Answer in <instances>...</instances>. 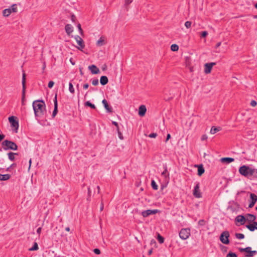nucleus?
Wrapping results in <instances>:
<instances>
[{"label":"nucleus","mask_w":257,"mask_h":257,"mask_svg":"<svg viewBox=\"0 0 257 257\" xmlns=\"http://www.w3.org/2000/svg\"><path fill=\"white\" fill-rule=\"evenodd\" d=\"M33 107L36 118H42L46 112V105L43 100L34 101L33 102Z\"/></svg>","instance_id":"1"},{"label":"nucleus","mask_w":257,"mask_h":257,"mask_svg":"<svg viewBox=\"0 0 257 257\" xmlns=\"http://www.w3.org/2000/svg\"><path fill=\"white\" fill-rule=\"evenodd\" d=\"M239 173L242 176L250 179H257V169L243 165L239 167Z\"/></svg>","instance_id":"2"},{"label":"nucleus","mask_w":257,"mask_h":257,"mask_svg":"<svg viewBox=\"0 0 257 257\" xmlns=\"http://www.w3.org/2000/svg\"><path fill=\"white\" fill-rule=\"evenodd\" d=\"M2 146L3 149L5 151L8 150L16 151L18 149L17 145L15 142L8 140L4 141L2 143Z\"/></svg>","instance_id":"3"},{"label":"nucleus","mask_w":257,"mask_h":257,"mask_svg":"<svg viewBox=\"0 0 257 257\" xmlns=\"http://www.w3.org/2000/svg\"><path fill=\"white\" fill-rule=\"evenodd\" d=\"M9 120L11 124V127L15 128V132L17 133L19 126V121L17 117L15 116H10L9 117Z\"/></svg>","instance_id":"4"},{"label":"nucleus","mask_w":257,"mask_h":257,"mask_svg":"<svg viewBox=\"0 0 257 257\" xmlns=\"http://www.w3.org/2000/svg\"><path fill=\"white\" fill-rule=\"evenodd\" d=\"M229 233L228 231H224L221 233L220 236V240L221 242L225 244H228L229 243Z\"/></svg>","instance_id":"5"},{"label":"nucleus","mask_w":257,"mask_h":257,"mask_svg":"<svg viewBox=\"0 0 257 257\" xmlns=\"http://www.w3.org/2000/svg\"><path fill=\"white\" fill-rule=\"evenodd\" d=\"M190 235V230L189 228H182L179 232V236L183 240L187 239Z\"/></svg>","instance_id":"6"},{"label":"nucleus","mask_w":257,"mask_h":257,"mask_svg":"<svg viewBox=\"0 0 257 257\" xmlns=\"http://www.w3.org/2000/svg\"><path fill=\"white\" fill-rule=\"evenodd\" d=\"M22 104L24 105V101L25 99V92H26V74L24 72L22 77Z\"/></svg>","instance_id":"7"},{"label":"nucleus","mask_w":257,"mask_h":257,"mask_svg":"<svg viewBox=\"0 0 257 257\" xmlns=\"http://www.w3.org/2000/svg\"><path fill=\"white\" fill-rule=\"evenodd\" d=\"M75 39L76 40L77 44L79 45V47H77V49L79 50L82 51L83 49L85 47V45L83 39L79 36L76 35L74 37Z\"/></svg>","instance_id":"8"},{"label":"nucleus","mask_w":257,"mask_h":257,"mask_svg":"<svg viewBox=\"0 0 257 257\" xmlns=\"http://www.w3.org/2000/svg\"><path fill=\"white\" fill-rule=\"evenodd\" d=\"M200 184L199 182L196 183V185L193 191V195L197 198H201L202 197L201 193L200 192Z\"/></svg>","instance_id":"9"},{"label":"nucleus","mask_w":257,"mask_h":257,"mask_svg":"<svg viewBox=\"0 0 257 257\" xmlns=\"http://www.w3.org/2000/svg\"><path fill=\"white\" fill-rule=\"evenodd\" d=\"M158 212H159V210L158 209H154V210L148 209L147 210L143 211L142 212V215H143V216L144 217H147L150 215L155 214Z\"/></svg>","instance_id":"10"},{"label":"nucleus","mask_w":257,"mask_h":257,"mask_svg":"<svg viewBox=\"0 0 257 257\" xmlns=\"http://www.w3.org/2000/svg\"><path fill=\"white\" fill-rule=\"evenodd\" d=\"M216 64L214 62L206 63L204 65V73L209 74L211 72L212 67Z\"/></svg>","instance_id":"11"},{"label":"nucleus","mask_w":257,"mask_h":257,"mask_svg":"<svg viewBox=\"0 0 257 257\" xmlns=\"http://www.w3.org/2000/svg\"><path fill=\"white\" fill-rule=\"evenodd\" d=\"M246 220V218L243 215H237L235 217V222H240V225L244 224ZM236 224L237 226H239V225H238L237 224V223H236Z\"/></svg>","instance_id":"12"},{"label":"nucleus","mask_w":257,"mask_h":257,"mask_svg":"<svg viewBox=\"0 0 257 257\" xmlns=\"http://www.w3.org/2000/svg\"><path fill=\"white\" fill-rule=\"evenodd\" d=\"M250 201L248 205L249 208H252L257 201V195L254 193H250Z\"/></svg>","instance_id":"13"},{"label":"nucleus","mask_w":257,"mask_h":257,"mask_svg":"<svg viewBox=\"0 0 257 257\" xmlns=\"http://www.w3.org/2000/svg\"><path fill=\"white\" fill-rule=\"evenodd\" d=\"M54 108L52 114V117L54 118L56 114L58 113V102L57 99V94H56L54 99Z\"/></svg>","instance_id":"14"},{"label":"nucleus","mask_w":257,"mask_h":257,"mask_svg":"<svg viewBox=\"0 0 257 257\" xmlns=\"http://www.w3.org/2000/svg\"><path fill=\"white\" fill-rule=\"evenodd\" d=\"M245 227L250 231H254L255 229L257 230V222L253 221L251 224H246Z\"/></svg>","instance_id":"15"},{"label":"nucleus","mask_w":257,"mask_h":257,"mask_svg":"<svg viewBox=\"0 0 257 257\" xmlns=\"http://www.w3.org/2000/svg\"><path fill=\"white\" fill-rule=\"evenodd\" d=\"M88 69L91 71L93 74H97L100 72L99 69L95 65L89 66Z\"/></svg>","instance_id":"16"},{"label":"nucleus","mask_w":257,"mask_h":257,"mask_svg":"<svg viewBox=\"0 0 257 257\" xmlns=\"http://www.w3.org/2000/svg\"><path fill=\"white\" fill-rule=\"evenodd\" d=\"M147 111V108L145 105H141L139 108V115L140 116H144Z\"/></svg>","instance_id":"17"},{"label":"nucleus","mask_w":257,"mask_h":257,"mask_svg":"<svg viewBox=\"0 0 257 257\" xmlns=\"http://www.w3.org/2000/svg\"><path fill=\"white\" fill-rule=\"evenodd\" d=\"M102 104L104 105V108L108 112H112V108L111 106H109L107 103V101L106 99H104L102 101Z\"/></svg>","instance_id":"18"},{"label":"nucleus","mask_w":257,"mask_h":257,"mask_svg":"<svg viewBox=\"0 0 257 257\" xmlns=\"http://www.w3.org/2000/svg\"><path fill=\"white\" fill-rule=\"evenodd\" d=\"M220 161L222 163L229 164L233 162L234 161V159L230 157H224L221 158Z\"/></svg>","instance_id":"19"},{"label":"nucleus","mask_w":257,"mask_h":257,"mask_svg":"<svg viewBox=\"0 0 257 257\" xmlns=\"http://www.w3.org/2000/svg\"><path fill=\"white\" fill-rule=\"evenodd\" d=\"M195 167H197V175L199 176H201L205 172L204 168L202 164L195 165Z\"/></svg>","instance_id":"20"},{"label":"nucleus","mask_w":257,"mask_h":257,"mask_svg":"<svg viewBox=\"0 0 257 257\" xmlns=\"http://www.w3.org/2000/svg\"><path fill=\"white\" fill-rule=\"evenodd\" d=\"M65 30L68 35H70L73 31V27L70 24L65 25Z\"/></svg>","instance_id":"21"},{"label":"nucleus","mask_w":257,"mask_h":257,"mask_svg":"<svg viewBox=\"0 0 257 257\" xmlns=\"http://www.w3.org/2000/svg\"><path fill=\"white\" fill-rule=\"evenodd\" d=\"M249 250H247V254H245L246 257H252L257 253L256 250H251V247L248 246Z\"/></svg>","instance_id":"22"},{"label":"nucleus","mask_w":257,"mask_h":257,"mask_svg":"<svg viewBox=\"0 0 257 257\" xmlns=\"http://www.w3.org/2000/svg\"><path fill=\"white\" fill-rule=\"evenodd\" d=\"M108 82V78L106 76H102L100 79V82L102 85H105Z\"/></svg>","instance_id":"23"},{"label":"nucleus","mask_w":257,"mask_h":257,"mask_svg":"<svg viewBox=\"0 0 257 257\" xmlns=\"http://www.w3.org/2000/svg\"><path fill=\"white\" fill-rule=\"evenodd\" d=\"M247 219L249 222H253V221H255L254 220L256 219V216L251 214H247Z\"/></svg>","instance_id":"24"},{"label":"nucleus","mask_w":257,"mask_h":257,"mask_svg":"<svg viewBox=\"0 0 257 257\" xmlns=\"http://www.w3.org/2000/svg\"><path fill=\"white\" fill-rule=\"evenodd\" d=\"M11 176L10 174H0V181H6L10 179Z\"/></svg>","instance_id":"25"},{"label":"nucleus","mask_w":257,"mask_h":257,"mask_svg":"<svg viewBox=\"0 0 257 257\" xmlns=\"http://www.w3.org/2000/svg\"><path fill=\"white\" fill-rule=\"evenodd\" d=\"M8 155L9 160L11 161H14L15 159V156L18 155V153L11 152L8 154Z\"/></svg>","instance_id":"26"},{"label":"nucleus","mask_w":257,"mask_h":257,"mask_svg":"<svg viewBox=\"0 0 257 257\" xmlns=\"http://www.w3.org/2000/svg\"><path fill=\"white\" fill-rule=\"evenodd\" d=\"M220 130H221L220 127H219V126L215 127L214 126H213L211 128L210 133L211 134H215L216 133H217V132H219Z\"/></svg>","instance_id":"27"},{"label":"nucleus","mask_w":257,"mask_h":257,"mask_svg":"<svg viewBox=\"0 0 257 257\" xmlns=\"http://www.w3.org/2000/svg\"><path fill=\"white\" fill-rule=\"evenodd\" d=\"M105 44L104 40L103 37H101L96 42L98 46H101Z\"/></svg>","instance_id":"28"},{"label":"nucleus","mask_w":257,"mask_h":257,"mask_svg":"<svg viewBox=\"0 0 257 257\" xmlns=\"http://www.w3.org/2000/svg\"><path fill=\"white\" fill-rule=\"evenodd\" d=\"M84 105L85 106L90 107L92 109H96V107L94 104L91 103L89 101H87L85 102Z\"/></svg>","instance_id":"29"},{"label":"nucleus","mask_w":257,"mask_h":257,"mask_svg":"<svg viewBox=\"0 0 257 257\" xmlns=\"http://www.w3.org/2000/svg\"><path fill=\"white\" fill-rule=\"evenodd\" d=\"M3 15L5 17H8L11 14V11L9 9H5L3 12Z\"/></svg>","instance_id":"30"},{"label":"nucleus","mask_w":257,"mask_h":257,"mask_svg":"<svg viewBox=\"0 0 257 257\" xmlns=\"http://www.w3.org/2000/svg\"><path fill=\"white\" fill-rule=\"evenodd\" d=\"M164 171L162 173V175L163 176L165 177V178H166L167 176H169V173H168L167 174L168 170H167V167L166 165H164Z\"/></svg>","instance_id":"31"},{"label":"nucleus","mask_w":257,"mask_h":257,"mask_svg":"<svg viewBox=\"0 0 257 257\" xmlns=\"http://www.w3.org/2000/svg\"><path fill=\"white\" fill-rule=\"evenodd\" d=\"M151 186L152 188L155 190H157L158 189V186L154 180H152L151 181Z\"/></svg>","instance_id":"32"},{"label":"nucleus","mask_w":257,"mask_h":257,"mask_svg":"<svg viewBox=\"0 0 257 257\" xmlns=\"http://www.w3.org/2000/svg\"><path fill=\"white\" fill-rule=\"evenodd\" d=\"M11 11V13L12 12L16 13L17 12V7L16 4L13 5L10 8H9Z\"/></svg>","instance_id":"33"},{"label":"nucleus","mask_w":257,"mask_h":257,"mask_svg":"<svg viewBox=\"0 0 257 257\" xmlns=\"http://www.w3.org/2000/svg\"><path fill=\"white\" fill-rule=\"evenodd\" d=\"M39 248L37 242H34L33 246L29 249L31 251L37 250Z\"/></svg>","instance_id":"34"},{"label":"nucleus","mask_w":257,"mask_h":257,"mask_svg":"<svg viewBox=\"0 0 257 257\" xmlns=\"http://www.w3.org/2000/svg\"><path fill=\"white\" fill-rule=\"evenodd\" d=\"M235 236L237 238L239 239H242L244 238V235L242 233H235Z\"/></svg>","instance_id":"35"},{"label":"nucleus","mask_w":257,"mask_h":257,"mask_svg":"<svg viewBox=\"0 0 257 257\" xmlns=\"http://www.w3.org/2000/svg\"><path fill=\"white\" fill-rule=\"evenodd\" d=\"M179 49V46L177 44H173L171 46V50L172 51H177Z\"/></svg>","instance_id":"36"},{"label":"nucleus","mask_w":257,"mask_h":257,"mask_svg":"<svg viewBox=\"0 0 257 257\" xmlns=\"http://www.w3.org/2000/svg\"><path fill=\"white\" fill-rule=\"evenodd\" d=\"M157 239L160 243H163L164 241V238L160 234H158V235Z\"/></svg>","instance_id":"37"},{"label":"nucleus","mask_w":257,"mask_h":257,"mask_svg":"<svg viewBox=\"0 0 257 257\" xmlns=\"http://www.w3.org/2000/svg\"><path fill=\"white\" fill-rule=\"evenodd\" d=\"M69 90L71 93H74L75 92L74 88L71 82L69 83Z\"/></svg>","instance_id":"38"},{"label":"nucleus","mask_w":257,"mask_h":257,"mask_svg":"<svg viewBox=\"0 0 257 257\" xmlns=\"http://www.w3.org/2000/svg\"><path fill=\"white\" fill-rule=\"evenodd\" d=\"M226 257H237L236 254L232 251H229L226 255Z\"/></svg>","instance_id":"39"},{"label":"nucleus","mask_w":257,"mask_h":257,"mask_svg":"<svg viewBox=\"0 0 257 257\" xmlns=\"http://www.w3.org/2000/svg\"><path fill=\"white\" fill-rule=\"evenodd\" d=\"M117 134H118V138L122 140L123 139V137L122 136V133H121V132L120 131V130L119 129H117Z\"/></svg>","instance_id":"40"},{"label":"nucleus","mask_w":257,"mask_h":257,"mask_svg":"<svg viewBox=\"0 0 257 257\" xmlns=\"http://www.w3.org/2000/svg\"><path fill=\"white\" fill-rule=\"evenodd\" d=\"M77 28H78V29L79 30V32L80 33V35L83 36V30L81 28V26L80 24H78L77 25Z\"/></svg>","instance_id":"41"},{"label":"nucleus","mask_w":257,"mask_h":257,"mask_svg":"<svg viewBox=\"0 0 257 257\" xmlns=\"http://www.w3.org/2000/svg\"><path fill=\"white\" fill-rule=\"evenodd\" d=\"M238 249H239V251L241 252H247V250H249V248H248V246L245 248L239 247V248H238Z\"/></svg>","instance_id":"42"},{"label":"nucleus","mask_w":257,"mask_h":257,"mask_svg":"<svg viewBox=\"0 0 257 257\" xmlns=\"http://www.w3.org/2000/svg\"><path fill=\"white\" fill-rule=\"evenodd\" d=\"M98 83H99V81H98V79H94L92 80V85H93L94 86H96V85H98Z\"/></svg>","instance_id":"43"},{"label":"nucleus","mask_w":257,"mask_h":257,"mask_svg":"<svg viewBox=\"0 0 257 257\" xmlns=\"http://www.w3.org/2000/svg\"><path fill=\"white\" fill-rule=\"evenodd\" d=\"M185 26L187 28H190L191 26V22L190 21H187L185 23Z\"/></svg>","instance_id":"44"},{"label":"nucleus","mask_w":257,"mask_h":257,"mask_svg":"<svg viewBox=\"0 0 257 257\" xmlns=\"http://www.w3.org/2000/svg\"><path fill=\"white\" fill-rule=\"evenodd\" d=\"M133 0H124V6L127 7L132 3Z\"/></svg>","instance_id":"45"},{"label":"nucleus","mask_w":257,"mask_h":257,"mask_svg":"<svg viewBox=\"0 0 257 257\" xmlns=\"http://www.w3.org/2000/svg\"><path fill=\"white\" fill-rule=\"evenodd\" d=\"M208 35V32L207 31H203L201 33V37L202 38L206 37Z\"/></svg>","instance_id":"46"},{"label":"nucleus","mask_w":257,"mask_h":257,"mask_svg":"<svg viewBox=\"0 0 257 257\" xmlns=\"http://www.w3.org/2000/svg\"><path fill=\"white\" fill-rule=\"evenodd\" d=\"M54 82L53 81H50L48 83V86L50 88H52L54 86Z\"/></svg>","instance_id":"47"},{"label":"nucleus","mask_w":257,"mask_h":257,"mask_svg":"<svg viewBox=\"0 0 257 257\" xmlns=\"http://www.w3.org/2000/svg\"><path fill=\"white\" fill-rule=\"evenodd\" d=\"M93 252L96 254H99L101 253L100 250L98 248L94 249Z\"/></svg>","instance_id":"48"},{"label":"nucleus","mask_w":257,"mask_h":257,"mask_svg":"<svg viewBox=\"0 0 257 257\" xmlns=\"http://www.w3.org/2000/svg\"><path fill=\"white\" fill-rule=\"evenodd\" d=\"M157 136V133H151L149 135L150 138H155Z\"/></svg>","instance_id":"49"},{"label":"nucleus","mask_w":257,"mask_h":257,"mask_svg":"<svg viewBox=\"0 0 257 257\" xmlns=\"http://www.w3.org/2000/svg\"><path fill=\"white\" fill-rule=\"evenodd\" d=\"M257 104V102L256 101L253 100H251V102H250V105L252 106H255Z\"/></svg>","instance_id":"50"},{"label":"nucleus","mask_w":257,"mask_h":257,"mask_svg":"<svg viewBox=\"0 0 257 257\" xmlns=\"http://www.w3.org/2000/svg\"><path fill=\"white\" fill-rule=\"evenodd\" d=\"M112 124L115 126V127H116V130L119 129L118 124L117 122L112 121Z\"/></svg>","instance_id":"51"},{"label":"nucleus","mask_w":257,"mask_h":257,"mask_svg":"<svg viewBox=\"0 0 257 257\" xmlns=\"http://www.w3.org/2000/svg\"><path fill=\"white\" fill-rule=\"evenodd\" d=\"M207 138H208V137L206 135H203L202 136L201 140L202 141H205V140H206L207 139Z\"/></svg>","instance_id":"52"},{"label":"nucleus","mask_w":257,"mask_h":257,"mask_svg":"<svg viewBox=\"0 0 257 257\" xmlns=\"http://www.w3.org/2000/svg\"><path fill=\"white\" fill-rule=\"evenodd\" d=\"M71 21L72 22H75L76 20V17L74 15H72L71 16Z\"/></svg>","instance_id":"53"},{"label":"nucleus","mask_w":257,"mask_h":257,"mask_svg":"<svg viewBox=\"0 0 257 257\" xmlns=\"http://www.w3.org/2000/svg\"><path fill=\"white\" fill-rule=\"evenodd\" d=\"M41 230H42V227H39L37 230V233L38 234H40L41 232Z\"/></svg>","instance_id":"54"},{"label":"nucleus","mask_w":257,"mask_h":257,"mask_svg":"<svg viewBox=\"0 0 257 257\" xmlns=\"http://www.w3.org/2000/svg\"><path fill=\"white\" fill-rule=\"evenodd\" d=\"M89 84L88 83L84 84L83 86L84 89H86L88 88Z\"/></svg>","instance_id":"55"},{"label":"nucleus","mask_w":257,"mask_h":257,"mask_svg":"<svg viewBox=\"0 0 257 257\" xmlns=\"http://www.w3.org/2000/svg\"><path fill=\"white\" fill-rule=\"evenodd\" d=\"M5 136L0 134V142L4 139Z\"/></svg>","instance_id":"56"},{"label":"nucleus","mask_w":257,"mask_h":257,"mask_svg":"<svg viewBox=\"0 0 257 257\" xmlns=\"http://www.w3.org/2000/svg\"><path fill=\"white\" fill-rule=\"evenodd\" d=\"M171 138V135L170 134H167L166 142H167Z\"/></svg>","instance_id":"57"},{"label":"nucleus","mask_w":257,"mask_h":257,"mask_svg":"<svg viewBox=\"0 0 257 257\" xmlns=\"http://www.w3.org/2000/svg\"><path fill=\"white\" fill-rule=\"evenodd\" d=\"M199 224L201 225H203L204 224V220H199Z\"/></svg>","instance_id":"58"},{"label":"nucleus","mask_w":257,"mask_h":257,"mask_svg":"<svg viewBox=\"0 0 257 257\" xmlns=\"http://www.w3.org/2000/svg\"><path fill=\"white\" fill-rule=\"evenodd\" d=\"M103 209V203L102 202L101 203L100 210V211H102Z\"/></svg>","instance_id":"59"},{"label":"nucleus","mask_w":257,"mask_h":257,"mask_svg":"<svg viewBox=\"0 0 257 257\" xmlns=\"http://www.w3.org/2000/svg\"><path fill=\"white\" fill-rule=\"evenodd\" d=\"M156 242L154 239H152L151 241V244H156Z\"/></svg>","instance_id":"60"},{"label":"nucleus","mask_w":257,"mask_h":257,"mask_svg":"<svg viewBox=\"0 0 257 257\" xmlns=\"http://www.w3.org/2000/svg\"><path fill=\"white\" fill-rule=\"evenodd\" d=\"M152 250H153V249L151 248V249H150L148 251V254L149 255H151L152 253Z\"/></svg>","instance_id":"61"},{"label":"nucleus","mask_w":257,"mask_h":257,"mask_svg":"<svg viewBox=\"0 0 257 257\" xmlns=\"http://www.w3.org/2000/svg\"><path fill=\"white\" fill-rule=\"evenodd\" d=\"M29 168H30L31 166V164H32V159H30V160L29 161Z\"/></svg>","instance_id":"62"},{"label":"nucleus","mask_w":257,"mask_h":257,"mask_svg":"<svg viewBox=\"0 0 257 257\" xmlns=\"http://www.w3.org/2000/svg\"><path fill=\"white\" fill-rule=\"evenodd\" d=\"M15 166H16V164H15V163H13V164H12L10 167L11 168H12V167H15Z\"/></svg>","instance_id":"63"},{"label":"nucleus","mask_w":257,"mask_h":257,"mask_svg":"<svg viewBox=\"0 0 257 257\" xmlns=\"http://www.w3.org/2000/svg\"><path fill=\"white\" fill-rule=\"evenodd\" d=\"M252 18L254 19H257V15H253L252 16Z\"/></svg>","instance_id":"64"}]
</instances>
